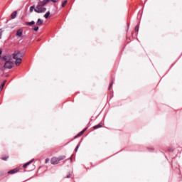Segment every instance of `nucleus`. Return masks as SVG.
<instances>
[{
	"label": "nucleus",
	"instance_id": "nucleus-1",
	"mask_svg": "<svg viewBox=\"0 0 182 182\" xmlns=\"http://www.w3.org/2000/svg\"><path fill=\"white\" fill-rule=\"evenodd\" d=\"M36 12V14H43L46 11V7H43L41 6L39 8H38V4L36 7H35V5H33L30 7V13L32 14V12Z\"/></svg>",
	"mask_w": 182,
	"mask_h": 182
},
{
	"label": "nucleus",
	"instance_id": "nucleus-2",
	"mask_svg": "<svg viewBox=\"0 0 182 182\" xmlns=\"http://www.w3.org/2000/svg\"><path fill=\"white\" fill-rule=\"evenodd\" d=\"M65 159H66L65 156H60L58 158L53 157L51 159L50 163H51V164H58L59 162L60 161V160H65Z\"/></svg>",
	"mask_w": 182,
	"mask_h": 182
},
{
	"label": "nucleus",
	"instance_id": "nucleus-3",
	"mask_svg": "<svg viewBox=\"0 0 182 182\" xmlns=\"http://www.w3.org/2000/svg\"><path fill=\"white\" fill-rule=\"evenodd\" d=\"M23 53L15 51L13 54V59H21V58H23Z\"/></svg>",
	"mask_w": 182,
	"mask_h": 182
},
{
	"label": "nucleus",
	"instance_id": "nucleus-4",
	"mask_svg": "<svg viewBox=\"0 0 182 182\" xmlns=\"http://www.w3.org/2000/svg\"><path fill=\"white\" fill-rule=\"evenodd\" d=\"M49 2H50V0H43L38 1V8H41V6H45V5H47V4H49Z\"/></svg>",
	"mask_w": 182,
	"mask_h": 182
},
{
	"label": "nucleus",
	"instance_id": "nucleus-5",
	"mask_svg": "<svg viewBox=\"0 0 182 182\" xmlns=\"http://www.w3.org/2000/svg\"><path fill=\"white\" fill-rule=\"evenodd\" d=\"M14 65V63L11 61H6L4 64V68L6 69H12V65Z\"/></svg>",
	"mask_w": 182,
	"mask_h": 182
},
{
	"label": "nucleus",
	"instance_id": "nucleus-6",
	"mask_svg": "<svg viewBox=\"0 0 182 182\" xmlns=\"http://www.w3.org/2000/svg\"><path fill=\"white\" fill-rule=\"evenodd\" d=\"M23 33V29L20 28L17 31L16 33V36H18L19 38H21V36H22Z\"/></svg>",
	"mask_w": 182,
	"mask_h": 182
},
{
	"label": "nucleus",
	"instance_id": "nucleus-7",
	"mask_svg": "<svg viewBox=\"0 0 182 182\" xmlns=\"http://www.w3.org/2000/svg\"><path fill=\"white\" fill-rule=\"evenodd\" d=\"M19 171V168H16L14 169H12L8 172V174H16V173H18Z\"/></svg>",
	"mask_w": 182,
	"mask_h": 182
},
{
	"label": "nucleus",
	"instance_id": "nucleus-8",
	"mask_svg": "<svg viewBox=\"0 0 182 182\" xmlns=\"http://www.w3.org/2000/svg\"><path fill=\"white\" fill-rule=\"evenodd\" d=\"M16 60L15 64L16 65V66H19V65H21V63H22V59L21 58H14Z\"/></svg>",
	"mask_w": 182,
	"mask_h": 182
},
{
	"label": "nucleus",
	"instance_id": "nucleus-9",
	"mask_svg": "<svg viewBox=\"0 0 182 182\" xmlns=\"http://www.w3.org/2000/svg\"><path fill=\"white\" fill-rule=\"evenodd\" d=\"M87 130V128H85L84 130L81 131L77 135L75 136V139H77V137H80V136H82L83 133Z\"/></svg>",
	"mask_w": 182,
	"mask_h": 182
},
{
	"label": "nucleus",
	"instance_id": "nucleus-10",
	"mask_svg": "<svg viewBox=\"0 0 182 182\" xmlns=\"http://www.w3.org/2000/svg\"><path fill=\"white\" fill-rule=\"evenodd\" d=\"M33 161V160H31V161L24 164L23 165V168H26V167H28V166H29V164H32Z\"/></svg>",
	"mask_w": 182,
	"mask_h": 182
},
{
	"label": "nucleus",
	"instance_id": "nucleus-11",
	"mask_svg": "<svg viewBox=\"0 0 182 182\" xmlns=\"http://www.w3.org/2000/svg\"><path fill=\"white\" fill-rule=\"evenodd\" d=\"M43 23V20L38 18L37 22H36V25L38 26H41V25H42Z\"/></svg>",
	"mask_w": 182,
	"mask_h": 182
},
{
	"label": "nucleus",
	"instance_id": "nucleus-12",
	"mask_svg": "<svg viewBox=\"0 0 182 182\" xmlns=\"http://www.w3.org/2000/svg\"><path fill=\"white\" fill-rule=\"evenodd\" d=\"M100 127H103V124L100 123L97 125H95L93 127L94 130H96V129H100Z\"/></svg>",
	"mask_w": 182,
	"mask_h": 182
},
{
	"label": "nucleus",
	"instance_id": "nucleus-13",
	"mask_svg": "<svg viewBox=\"0 0 182 182\" xmlns=\"http://www.w3.org/2000/svg\"><path fill=\"white\" fill-rule=\"evenodd\" d=\"M16 15H18V11H14L11 14V19H15L16 18Z\"/></svg>",
	"mask_w": 182,
	"mask_h": 182
},
{
	"label": "nucleus",
	"instance_id": "nucleus-14",
	"mask_svg": "<svg viewBox=\"0 0 182 182\" xmlns=\"http://www.w3.org/2000/svg\"><path fill=\"white\" fill-rule=\"evenodd\" d=\"M5 83H6V80H4L0 86V92H2L4 87L5 86Z\"/></svg>",
	"mask_w": 182,
	"mask_h": 182
},
{
	"label": "nucleus",
	"instance_id": "nucleus-15",
	"mask_svg": "<svg viewBox=\"0 0 182 182\" xmlns=\"http://www.w3.org/2000/svg\"><path fill=\"white\" fill-rule=\"evenodd\" d=\"M25 25H28V26H32V25H35V21H32L31 22H25Z\"/></svg>",
	"mask_w": 182,
	"mask_h": 182
},
{
	"label": "nucleus",
	"instance_id": "nucleus-16",
	"mask_svg": "<svg viewBox=\"0 0 182 182\" xmlns=\"http://www.w3.org/2000/svg\"><path fill=\"white\" fill-rule=\"evenodd\" d=\"M50 15V11H48L45 15H44V18L46 19H48V18H49V16Z\"/></svg>",
	"mask_w": 182,
	"mask_h": 182
},
{
	"label": "nucleus",
	"instance_id": "nucleus-17",
	"mask_svg": "<svg viewBox=\"0 0 182 182\" xmlns=\"http://www.w3.org/2000/svg\"><path fill=\"white\" fill-rule=\"evenodd\" d=\"M2 160H4V161H6L9 159V156H3L1 157Z\"/></svg>",
	"mask_w": 182,
	"mask_h": 182
},
{
	"label": "nucleus",
	"instance_id": "nucleus-18",
	"mask_svg": "<svg viewBox=\"0 0 182 182\" xmlns=\"http://www.w3.org/2000/svg\"><path fill=\"white\" fill-rule=\"evenodd\" d=\"M68 4V0H65L63 4H62V8H65L66 6V4Z\"/></svg>",
	"mask_w": 182,
	"mask_h": 182
},
{
	"label": "nucleus",
	"instance_id": "nucleus-19",
	"mask_svg": "<svg viewBox=\"0 0 182 182\" xmlns=\"http://www.w3.org/2000/svg\"><path fill=\"white\" fill-rule=\"evenodd\" d=\"M33 29V31H35L36 32H38V31H39V27H38V26H34Z\"/></svg>",
	"mask_w": 182,
	"mask_h": 182
},
{
	"label": "nucleus",
	"instance_id": "nucleus-20",
	"mask_svg": "<svg viewBox=\"0 0 182 182\" xmlns=\"http://www.w3.org/2000/svg\"><path fill=\"white\" fill-rule=\"evenodd\" d=\"M135 32H139V26L135 27Z\"/></svg>",
	"mask_w": 182,
	"mask_h": 182
},
{
	"label": "nucleus",
	"instance_id": "nucleus-21",
	"mask_svg": "<svg viewBox=\"0 0 182 182\" xmlns=\"http://www.w3.org/2000/svg\"><path fill=\"white\" fill-rule=\"evenodd\" d=\"M46 164H48L49 163V159H46L45 161Z\"/></svg>",
	"mask_w": 182,
	"mask_h": 182
},
{
	"label": "nucleus",
	"instance_id": "nucleus-22",
	"mask_svg": "<svg viewBox=\"0 0 182 182\" xmlns=\"http://www.w3.org/2000/svg\"><path fill=\"white\" fill-rule=\"evenodd\" d=\"M51 2H53L54 4H56L58 2V0H50Z\"/></svg>",
	"mask_w": 182,
	"mask_h": 182
},
{
	"label": "nucleus",
	"instance_id": "nucleus-23",
	"mask_svg": "<svg viewBox=\"0 0 182 182\" xmlns=\"http://www.w3.org/2000/svg\"><path fill=\"white\" fill-rule=\"evenodd\" d=\"M79 146H80V144H78L76 147L75 151H77V149H79Z\"/></svg>",
	"mask_w": 182,
	"mask_h": 182
},
{
	"label": "nucleus",
	"instance_id": "nucleus-24",
	"mask_svg": "<svg viewBox=\"0 0 182 182\" xmlns=\"http://www.w3.org/2000/svg\"><path fill=\"white\" fill-rule=\"evenodd\" d=\"M2 38V31L0 32V39Z\"/></svg>",
	"mask_w": 182,
	"mask_h": 182
},
{
	"label": "nucleus",
	"instance_id": "nucleus-25",
	"mask_svg": "<svg viewBox=\"0 0 182 182\" xmlns=\"http://www.w3.org/2000/svg\"><path fill=\"white\" fill-rule=\"evenodd\" d=\"M112 86H113V82H112V83L110 84L109 89H110V87H112Z\"/></svg>",
	"mask_w": 182,
	"mask_h": 182
},
{
	"label": "nucleus",
	"instance_id": "nucleus-26",
	"mask_svg": "<svg viewBox=\"0 0 182 182\" xmlns=\"http://www.w3.org/2000/svg\"><path fill=\"white\" fill-rule=\"evenodd\" d=\"M70 177H72V175L68 176H67V178H70Z\"/></svg>",
	"mask_w": 182,
	"mask_h": 182
},
{
	"label": "nucleus",
	"instance_id": "nucleus-27",
	"mask_svg": "<svg viewBox=\"0 0 182 182\" xmlns=\"http://www.w3.org/2000/svg\"><path fill=\"white\" fill-rule=\"evenodd\" d=\"M168 151H173V149L169 148V149H168Z\"/></svg>",
	"mask_w": 182,
	"mask_h": 182
},
{
	"label": "nucleus",
	"instance_id": "nucleus-28",
	"mask_svg": "<svg viewBox=\"0 0 182 182\" xmlns=\"http://www.w3.org/2000/svg\"><path fill=\"white\" fill-rule=\"evenodd\" d=\"M70 160H71V161H72V157L70 158Z\"/></svg>",
	"mask_w": 182,
	"mask_h": 182
}]
</instances>
